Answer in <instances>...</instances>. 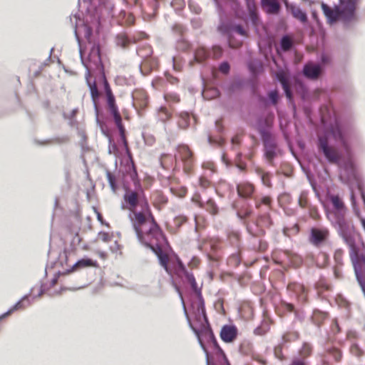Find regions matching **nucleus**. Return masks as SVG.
Wrapping results in <instances>:
<instances>
[{
  "instance_id": "f257e3e1",
  "label": "nucleus",
  "mask_w": 365,
  "mask_h": 365,
  "mask_svg": "<svg viewBox=\"0 0 365 365\" xmlns=\"http://www.w3.org/2000/svg\"><path fill=\"white\" fill-rule=\"evenodd\" d=\"M321 119L325 123L326 130L317 137L318 151L323 154L329 163L337 164L339 163L341 155L329 144V136L331 135L335 141L340 144L348 158L344 163V168L349 178L356 180L357 189L365 205V187L356 173L354 163L351 160L352 148L346 138L349 130L347 122L338 114L331 105L325 106L322 109Z\"/></svg>"
},
{
  "instance_id": "f03ea898",
  "label": "nucleus",
  "mask_w": 365,
  "mask_h": 365,
  "mask_svg": "<svg viewBox=\"0 0 365 365\" xmlns=\"http://www.w3.org/2000/svg\"><path fill=\"white\" fill-rule=\"evenodd\" d=\"M89 63H84L86 69V81L88 83H102L104 92L106 96V102L108 110L113 118L114 121L122 119L118 108L115 103V98L113 95L110 84L106 79L104 67L101 59V46L98 43H93L88 53ZM97 87V86H96Z\"/></svg>"
},
{
  "instance_id": "7ed1b4c3",
  "label": "nucleus",
  "mask_w": 365,
  "mask_h": 365,
  "mask_svg": "<svg viewBox=\"0 0 365 365\" xmlns=\"http://www.w3.org/2000/svg\"><path fill=\"white\" fill-rule=\"evenodd\" d=\"M141 206V211L133 212V216L129 215L138 241L143 245L150 240L165 239V235L157 223L147 200H144Z\"/></svg>"
},
{
  "instance_id": "20e7f679",
  "label": "nucleus",
  "mask_w": 365,
  "mask_h": 365,
  "mask_svg": "<svg viewBox=\"0 0 365 365\" xmlns=\"http://www.w3.org/2000/svg\"><path fill=\"white\" fill-rule=\"evenodd\" d=\"M321 8L329 25L340 21L343 29L349 30L357 21L356 0H339V4L333 7L322 2Z\"/></svg>"
},
{
  "instance_id": "39448f33",
  "label": "nucleus",
  "mask_w": 365,
  "mask_h": 365,
  "mask_svg": "<svg viewBox=\"0 0 365 365\" xmlns=\"http://www.w3.org/2000/svg\"><path fill=\"white\" fill-rule=\"evenodd\" d=\"M122 172L123 187L125 190L123 200L127 208L134 210L138 205V196L143 194V190L138 178L133 158L129 155V162L123 167Z\"/></svg>"
},
{
  "instance_id": "423d86ee",
  "label": "nucleus",
  "mask_w": 365,
  "mask_h": 365,
  "mask_svg": "<svg viewBox=\"0 0 365 365\" xmlns=\"http://www.w3.org/2000/svg\"><path fill=\"white\" fill-rule=\"evenodd\" d=\"M331 207H325L326 216L331 225L343 238L354 233V227L351 220L347 219V209L342 199L337 195L329 196Z\"/></svg>"
},
{
  "instance_id": "0eeeda50",
  "label": "nucleus",
  "mask_w": 365,
  "mask_h": 365,
  "mask_svg": "<svg viewBox=\"0 0 365 365\" xmlns=\"http://www.w3.org/2000/svg\"><path fill=\"white\" fill-rule=\"evenodd\" d=\"M349 248L350 259L354 267L356 279L360 287L365 286V244L356 245L354 234L342 238Z\"/></svg>"
},
{
  "instance_id": "6e6552de",
  "label": "nucleus",
  "mask_w": 365,
  "mask_h": 365,
  "mask_svg": "<svg viewBox=\"0 0 365 365\" xmlns=\"http://www.w3.org/2000/svg\"><path fill=\"white\" fill-rule=\"evenodd\" d=\"M182 271L186 279L190 284L192 291L196 294L197 301L196 308L194 311L196 321L200 322L202 319L205 323L208 324V318L205 307V301L202 295L201 289L197 287L195 278L191 272H188L184 265H182Z\"/></svg>"
},
{
  "instance_id": "1a4fd4ad",
  "label": "nucleus",
  "mask_w": 365,
  "mask_h": 365,
  "mask_svg": "<svg viewBox=\"0 0 365 365\" xmlns=\"http://www.w3.org/2000/svg\"><path fill=\"white\" fill-rule=\"evenodd\" d=\"M155 242H153L152 240L143 244L145 247L149 248L157 257L159 264L163 267L165 271L171 274V269L168 266V257L165 252L162 250L161 245L163 242H167L166 237L163 240L154 239Z\"/></svg>"
},
{
  "instance_id": "9d476101",
  "label": "nucleus",
  "mask_w": 365,
  "mask_h": 365,
  "mask_svg": "<svg viewBox=\"0 0 365 365\" xmlns=\"http://www.w3.org/2000/svg\"><path fill=\"white\" fill-rule=\"evenodd\" d=\"M273 225V221L269 213L259 215L257 220L255 222L257 230L255 231L250 224L246 225L247 232L254 238L263 236L265 231L263 227L270 228Z\"/></svg>"
},
{
  "instance_id": "9b49d317",
  "label": "nucleus",
  "mask_w": 365,
  "mask_h": 365,
  "mask_svg": "<svg viewBox=\"0 0 365 365\" xmlns=\"http://www.w3.org/2000/svg\"><path fill=\"white\" fill-rule=\"evenodd\" d=\"M73 18L75 19L74 34H75L76 41H78V45H79V53H80L81 62H82L83 65L84 66V63L88 64L89 63V58H88V61L86 62L83 58L82 49L81 47V38L78 34L77 29L80 26V24L82 25V27H83V31H84L85 38H86L88 42L90 43H91V37L93 36V29L87 23H86L83 20L81 19L80 17L78 16H77L76 14L73 16Z\"/></svg>"
},
{
  "instance_id": "f8f14e48",
  "label": "nucleus",
  "mask_w": 365,
  "mask_h": 365,
  "mask_svg": "<svg viewBox=\"0 0 365 365\" xmlns=\"http://www.w3.org/2000/svg\"><path fill=\"white\" fill-rule=\"evenodd\" d=\"M264 147V156L267 160L272 164L274 159L279 152L275 136L274 135L261 138Z\"/></svg>"
},
{
  "instance_id": "ddd939ff",
  "label": "nucleus",
  "mask_w": 365,
  "mask_h": 365,
  "mask_svg": "<svg viewBox=\"0 0 365 365\" xmlns=\"http://www.w3.org/2000/svg\"><path fill=\"white\" fill-rule=\"evenodd\" d=\"M91 6L94 9L98 19L113 16L114 5L110 0H89Z\"/></svg>"
},
{
  "instance_id": "4468645a",
  "label": "nucleus",
  "mask_w": 365,
  "mask_h": 365,
  "mask_svg": "<svg viewBox=\"0 0 365 365\" xmlns=\"http://www.w3.org/2000/svg\"><path fill=\"white\" fill-rule=\"evenodd\" d=\"M245 4L247 15L244 20L250 21L252 26L257 29L262 22L255 0H245Z\"/></svg>"
},
{
  "instance_id": "2eb2a0df",
  "label": "nucleus",
  "mask_w": 365,
  "mask_h": 365,
  "mask_svg": "<svg viewBox=\"0 0 365 365\" xmlns=\"http://www.w3.org/2000/svg\"><path fill=\"white\" fill-rule=\"evenodd\" d=\"M275 78L277 81L281 84L284 96L287 101L292 104L294 113L296 112V105L294 101V97L292 90L290 89L288 84V78L282 70H279L276 74Z\"/></svg>"
},
{
  "instance_id": "dca6fc26",
  "label": "nucleus",
  "mask_w": 365,
  "mask_h": 365,
  "mask_svg": "<svg viewBox=\"0 0 365 365\" xmlns=\"http://www.w3.org/2000/svg\"><path fill=\"white\" fill-rule=\"evenodd\" d=\"M302 73L307 79L317 80L322 75L323 68L319 63L309 61L304 64Z\"/></svg>"
},
{
  "instance_id": "f3484780",
  "label": "nucleus",
  "mask_w": 365,
  "mask_h": 365,
  "mask_svg": "<svg viewBox=\"0 0 365 365\" xmlns=\"http://www.w3.org/2000/svg\"><path fill=\"white\" fill-rule=\"evenodd\" d=\"M329 236L328 229L312 227L310 230L309 241L313 245L319 247L327 240Z\"/></svg>"
},
{
  "instance_id": "a211bd4d",
  "label": "nucleus",
  "mask_w": 365,
  "mask_h": 365,
  "mask_svg": "<svg viewBox=\"0 0 365 365\" xmlns=\"http://www.w3.org/2000/svg\"><path fill=\"white\" fill-rule=\"evenodd\" d=\"M237 336L238 329L233 324L223 325L220 331L221 340L227 344L233 343L237 339Z\"/></svg>"
},
{
  "instance_id": "6ab92c4d",
  "label": "nucleus",
  "mask_w": 365,
  "mask_h": 365,
  "mask_svg": "<svg viewBox=\"0 0 365 365\" xmlns=\"http://www.w3.org/2000/svg\"><path fill=\"white\" fill-rule=\"evenodd\" d=\"M257 130L260 135V138H265L274 135L271 132L272 123L267 118L260 116L257 119Z\"/></svg>"
},
{
  "instance_id": "aec40b11",
  "label": "nucleus",
  "mask_w": 365,
  "mask_h": 365,
  "mask_svg": "<svg viewBox=\"0 0 365 365\" xmlns=\"http://www.w3.org/2000/svg\"><path fill=\"white\" fill-rule=\"evenodd\" d=\"M88 87L89 88V91H90V94H91L92 102L93 103V107H94L95 114H96V123H97V125L100 128H102V127H103L104 124L99 119V113H100V111H99V108H98V107L97 106V101H98V99L100 98L99 92L98 91L97 87L95 85V83H88Z\"/></svg>"
},
{
  "instance_id": "412c9836",
  "label": "nucleus",
  "mask_w": 365,
  "mask_h": 365,
  "mask_svg": "<svg viewBox=\"0 0 365 365\" xmlns=\"http://www.w3.org/2000/svg\"><path fill=\"white\" fill-rule=\"evenodd\" d=\"M260 6L268 15H279L282 11V6L277 0H260Z\"/></svg>"
},
{
  "instance_id": "4be33fe9",
  "label": "nucleus",
  "mask_w": 365,
  "mask_h": 365,
  "mask_svg": "<svg viewBox=\"0 0 365 365\" xmlns=\"http://www.w3.org/2000/svg\"><path fill=\"white\" fill-rule=\"evenodd\" d=\"M200 322L202 324L204 323V324H207L208 327L207 329H204L205 336L207 339V341L212 346L215 354L218 355V354H223L224 351L220 346V345L216 339V337L210 327V324L205 323L202 319H201V321Z\"/></svg>"
},
{
  "instance_id": "5701e85b",
  "label": "nucleus",
  "mask_w": 365,
  "mask_h": 365,
  "mask_svg": "<svg viewBox=\"0 0 365 365\" xmlns=\"http://www.w3.org/2000/svg\"><path fill=\"white\" fill-rule=\"evenodd\" d=\"M182 304V308H183V312H184L185 317V318L187 319V324L189 325V327L192 330V331L195 333V334L197 337V340H198L199 344H200V347L202 348V349L203 350V351L205 354V356H206V363H207V361H210V360H209L210 354H209V352L207 351V349L206 348V346L205 345V344L203 343V341H202V339L200 338V331L199 329H197V328H195L193 326V324H192L191 319H190V318L189 317V314L187 313V311L186 309V307H185V302H183V304Z\"/></svg>"
},
{
  "instance_id": "b1692460",
  "label": "nucleus",
  "mask_w": 365,
  "mask_h": 365,
  "mask_svg": "<svg viewBox=\"0 0 365 365\" xmlns=\"http://www.w3.org/2000/svg\"><path fill=\"white\" fill-rule=\"evenodd\" d=\"M98 266V264L97 261L86 257L78 259L70 269H66V272L70 274L71 272H76L83 268L91 267H97Z\"/></svg>"
},
{
  "instance_id": "393cba45",
  "label": "nucleus",
  "mask_w": 365,
  "mask_h": 365,
  "mask_svg": "<svg viewBox=\"0 0 365 365\" xmlns=\"http://www.w3.org/2000/svg\"><path fill=\"white\" fill-rule=\"evenodd\" d=\"M279 91L277 89L271 90L267 93V98L258 95L257 99L260 103H262L264 106L267 107L269 105L276 106L279 101Z\"/></svg>"
},
{
  "instance_id": "a878e982",
  "label": "nucleus",
  "mask_w": 365,
  "mask_h": 365,
  "mask_svg": "<svg viewBox=\"0 0 365 365\" xmlns=\"http://www.w3.org/2000/svg\"><path fill=\"white\" fill-rule=\"evenodd\" d=\"M237 192L238 196L241 198H251L255 192V187L250 182H242L237 185Z\"/></svg>"
},
{
  "instance_id": "bb28decb",
  "label": "nucleus",
  "mask_w": 365,
  "mask_h": 365,
  "mask_svg": "<svg viewBox=\"0 0 365 365\" xmlns=\"http://www.w3.org/2000/svg\"><path fill=\"white\" fill-rule=\"evenodd\" d=\"M294 46V42L288 34H284L279 39V46L276 48L279 53L282 51L286 53L289 51Z\"/></svg>"
},
{
  "instance_id": "cd10ccee",
  "label": "nucleus",
  "mask_w": 365,
  "mask_h": 365,
  "mask_svg": "<svg viewBox=\"0 0 365 365\" xmlns=\"http://www.w3.org/2000/svg\"><path fill=\"white\" fill-rule=\"evenodd\" d=\"M289 288L292 289L296 294L298 300L305 303L307 301V292L304 286L301 284H292L289 285Z\"/></svg>"
},
{
  "instance_id": "c85d7f7f",
  "label": "nucleus",
  "mask_w": 365,
  "mask_h": 365,
  "mask_svg": "<svg viewBox=\"0 0 365 365\" xmlns=\"http://www.w3.org/2000/svg\"><path fill=\"white\" fill-rule=\"evenodd\" d=\"M114 122H115V125H116V127H117V128L118 130L120 140H121L123 146L125 147V149L126 150L128 156L129 157V155H130V156L132 157V155H131V153L129 151L128 141H127L126 136H125V127H124V125L123 124L122 119L118 120L117 121H114ZM128 162H129V158L128 159L126 164Z\"/></svg>"
},
{
  "instance_id": "c756f323",
  "label": "nucleus",
  "mask_w": 365,
  "mask_h": 365,
  "mask_svg": "<svg viewBox=\"0 0 365 365\" xmlns=\"http://www.w3.org/2000/svg\"><path fill=\"white\" fill-rule=\"evenodd\" d=\"M177 150L184 163L187 165H189L192 161V153L188 146L186 145H178Z\"/></svg>"
},
{
  "instance_id": "7c9ffc66",
  "label": "nucleus",
  "mask_w": 365,
  "mask_h": 365,
  "mask_svg": "<svg viewBox=\"0 0 365 365\" xmlns=\"http://www.w3.org/2000/svg\"><path fill=\"white\" fill-rule=\"evenodd\" d=\"M247 84V81L240 77H235L232 81L227 86V91L233 93L237 91H240Z\"/></svg>"
},
{
  "instance_id": "2f4dec72",
  "label": "nucleus",
  "mask_w": 365,
  "mask_h": 365,
  "mask_svg": "<svg viewBox=\"0 0 365 365\" xmlns=\"http://www.w3.org/2000/svg\"><path fill=\"white\" fill-rule=\"evenodd\" d=\"M252 214L253 211L250 203H247L245 207H242L236 213L237 217L243 222L245 226L247 224H249L247 222L246 219L250 217Z\"/></svg>"
},
{
  "instance_id": "473e14b6",
  "label": "nucleus",
  "mask_w": 365,
  "mask_h": 365,
  "mask_svg": "<svg viewBox=\"0 0 365 365\" xmlns=\"http://www.w3.org/2000/svg\"><path fill=\"white\" fill-rule=\"evenodd\" d=\"M324 352L327 355L331 356L334 361L336 363H339L343 357L342 351L340 349L333 346H326L324 349Z\"/></svg>"
},
{
  "instance_id": "72a5a7b5",
  "label": "nucleus",
  "mask_w": 365,
  "mask_h": 365,
  "mask_svg": "<svg viewBox=\"0 0 365 365\" xmlns=\"http://www.w3.org/2000/svg\"><path fill=\"white\" fill-rule=\"evenodd\" d=\"M294 88L296 93L300 96L302 100L305 101L309 98V91L302 81H297L294 85Z\"/></svg>"
},
{
  "instance_id": "f704fd0d",
  "label": "nucleus",
  "mask_w": 365,
  "mask_h": 365,
  "mask_svg": "<svg viewBox=\"0 0 365 365\" xmlns=\"http://www.w3.org/2000/svg\"><path fill=\"white\" fill-rule=\"evenodd\" d=\"M135 38H130L125 34H118L115 37V43L118 46L125 48L131 43H135Z\"/></svg>"
},
{
  "instance_id": "c9c22d12",
  "label": "nucleus",
  "mask_w": 365,
  "mask_h": 365,
  "mask_svg": "<svg viewBox=\"0 0 365 365\" xmlns=\"http://www.w3.org/2000/svg\"><path fill=\"white\" fill-rule=\"evenodd\" d=\"M210 57V51L205 48H199L194 53V59L197 63H202Z\"/></svg>"
},
{
  "instance_id": "e433bc0d",
  "label": "nucleus",
  "mask_w": 365,
  "mask_h": 365,
  "mask_svg": "<svg viewBox=\"0 0 365 365\" xmlns=\"http://www.w3.org/2000/svg\"><path fill=\"white\" fill-rule=\"evenodd\" d=\"M328 317V313L319 309H314L312 316V320L314 324L320 327L324 320Z\"/></svg>"
},
{
  "instance_id": "4c0bfd02",
  "label": "nucleus",
  "mask_w": 365,
  "mask_h": 365,
  "mask_svg": "<svg viewBox=\"0 0 365 365\" xmlns=\"http://www.w3.org/2000/svg\"><path fill=\"white\" fill-rule=\"evenodd\" d=\"M69 140V138L67 135H63L59 137H55L51 139H47L45 140H36V143L40 145H46L49 144H64L66 143Z\"/></svg>"
},
{
  "instance_id": "58836bf2",
  "label": "nucleus",
  "mask_w": 365,
  "mask_h": 365,
  "mask_svg": "<svg viewBox=\"0 0 365 365\" xmlns=\"http://www.w3.org/2000/svg\"><path fill=\"white\" fill-rule=\"evenodd\" d=\"M30 293L25 294L19 299L15 304H14L10 309L12 310V312L24 309L26 307L30 306L31 304V301L29 299Z\"/></svg>"
},
{
  "instance_id": "ea45409f",
  "label": "nucleus",
  "mask_w": 365,
  "mask_h": 365,
  "mask_svg": "<svg viewBox=\"0 0 365 365\" xmlns=\"http://www.w3.org/2000/svg\"><path fill=\"white\" fill-rule=\"evenodd\" d=\"M282 306L284 310H286L287 312H293L294 314V318L296 320H298L299 322H302L304 320V314H303V312H299L297 311L294 308V306L292 304L284 302L282 304Z\"/></svg>"
},
{
  "instance_id": "a19ab883",
  "label": "nucleus",
  "mask_w": 365,
  "mask_h": 365,
  "mask_svg": "<svg viewBox=\"0 0 365 365\" xmlns=\"http://www.w3.org/2000/svg\"><path fill=\"white\" fill-rule=\"evenodd\" d=\"M190 120V114L183 111L179 113L178 126L182 129H187L189 127Z\"/></svg>"
},
{
  "instance_id": "79ce46f5",
  "label": "nucleus",
  "mask_w": 365,
  "mask_h": 365,
  "mask_svg": "<svg viewBox=\"0 0 365 365\" xmlns=\"http://www.w3.org/2000/svg\"><path fill=\"white\" fill-rule=\"evenodd\" d=\"M202 96L205 100H212L218 98L220 96V91L216 88L204 89L202 91Z\"/></svg>"
},
{
  "instance_id": "37998d69",
  "label": "nucleus",
  "mask_w": 365,
  "mask_h": 365,
  "mask_svg": "<svg viewBox=\"0 0 365 365\" xmlns=\"http://www.w3.org/2000/svg\"><path fill=\"white\" fill-rule=\"evenodd\" d=\"M299 337V334L297 331H289L285 332L282 336V340L283 343L294 341L297 339H298Z\"/></svg>"
},
{
  "instance_id": "c03bdc74",
  "label": "nucleus",
  "mask_w": 365,
  "mask_h": 365,
  "mask_svg": "<svg viewBox=\"0 0 365 365\" xmlns=\"http://www.w3.org/2000/svg\"><path fill=\"white\" fill-rule=\"evenodd\" d=\"M106 173L111 190L115 192L118 187L115 176L108 170H106Z\"/></svg>"
},
{
  "instance_id": "a18cd8bd",
  "label": "nucleus",
  "mask_w": 365,
  "mask_h": 365,
  "mask_svg": "<svg viewBox=\"0 0 365 365\" xmlns=\"http://www.w3.org/2000/svg\"><path fill=\"white\" fill-rule=\"evenodd\" d=\"M256 171L258 175L260 177L263 185L269 187H271L272 182L270 180V174L269 173L264 172L259 168H257Z\"/></svg>"
},
{
  "instance_id": "49530a36",
  "label": "nucleus",
  "mask_w": 365,
  "mask_h": 365,
  "mask_svg": "<svg viewBox=\"0 0 365 365\" xmlns=\"http://www.w3.org/2000/svg\"><path fill=\"white\" fill-rule=\"evenodd\" d=\"M299 353L302 357L301 359L304 360L306 358L309 356L312 353V345L307 342L303 343L302 346L300 349Z\"/></svg>"
},
{
  "instance_id": "de8ad7c7",
  "label": "nucleus",
  "mask_w": 365,
  "mask_h": 365,
  "mask_svg": "<svg viewBox=\"0 0 365 365\" xmlns=\"http://www.w3.org/2000/svg\"><path fill=\"white\" fill-rule=\"evenodd\" d=\"M233 24L231 23L220 22L217 26V30L222 34H229L232 31Z\"/></svg>"
},
{
  "instance_id": "09e8293b",
  "label": "nucleus",
  "mask_w": 365,
  "mask_h": 365,
  "mask_svg": "<svg viewBox=\"0 0 365 365\" xmlns=\"http://www.w3.org/2000/svg\"><path fill=\"white\" fill-rule=\"evenodd\" d=\"M292 16L294 18L299 20L302 23H306L308 21L307 13L299 6L297 9Z\"/></svg>"
},
{
  "instance_id": "8fccbe9b",
  "label": "nucleus",
  "mask_w": 365,
  "mask_h": 365,
  "mask_svg": "<svg viewBox=\"0 0 365 365\" xmlns=\"http://www.w3.org/2000/svg\"><path fill=\"white\" fill-rule=\"evenodd\" d=\"M251 349V344L247 341H244L239 345L238 351L242 355L249 354Z\"/></svg>"
},
{
  "instance_id": "3c124183",
  "label": "nucleus",
  "mask_w": 365,
  "mask_h": 365,
  "mask_svg": "<svg viewBox=\"0 0 365 365\" xmlns=\"http://www.w3.org/2000/svg\"><path fill=\"white\" fill-rule=\"evenodd\" d=\"M255 202V207L259 209L262 205H269L271 200L267 196L262 197L260 200H257L256 197H253Z\"/></svg>"
},
{
  "instance_id": "603ef678",
  "label": "nucleus",
  "mask_w": 365,
  "mask_h": 365,
  "mask_svg": "<svg viewBox=\"0 0 365 365\" xmlns=\"http://www.w3.org/2000/svg\"><path fill=\"white\" fill-rule=\"evenodd\" d=\"M218 69L221 73L228 75L230 71V65L228 61H224L220 63Z\"/></svg>"
},
{
  "instance_id": "864d4df0",
  "label": "nucleus",
  "mask_w": 365,
  "mask_h": 365,
  "mask_svg": "<svg viewBox=\"0 0 365 365\" xmlns=\"http://www.w3.org/2000/svg\"><path fill=\"white\" fill-rule=\"evenodd\" d=\"M269 330V324L267 322H264L261 326H258L254 330V333L256 335H263L267 333Z\"/></svg>"
},
{
  "instance_id": "5fc2aeb1",
  "label": "nucleus",
  "mask_w": 365,
  "mask_h": 365,
  "mask_svg": "<svg viewBox=\"0 0 365 365\" xmlns=\"http://www.w3.org/2000/svg\"><path fill=\"white\" fill-rule=\"evenodd\" d=\"M170 6L176 11H181L185 6L184 0H173L170 3Z\"/></svg>"
},
{
  "instance_id": "6e6d98bb",
  "label": "nucleus",
  "mask_w": 365,
  "mask_h": 365,
  "mask_svg": "<svg viewBox=\"0 0 365 365\" xmlns=\"http://www.w3.org/2000/svg\"><path fill=\"white\" fill-rule=\"evenodd\" d=\"M285 9L287 12L290 13L292 15L295 12L297 9L299 7L294 3H290L288 0H282Z\"/></svg>"
},
{
  "instance_id": "4d7b16f0",
  "label": "nucleus",
  "mask_w": 365,
  "mask_h": 365,
  "mask_svg": "<svg viewBox=\"0 0 365 365\" xmlns=\"http://www.w3.org/2000/svg\"><path fill=\"white\" fill-rule=\"evenodd\" d=\"M210 52L211 57L214 58H219L222 55L223 50L220 46H213Z\"/></svg>"
},
{
  "instance_id": "13d9d810",
  "label": "nucleus",
  "mask_w": 365,
  "mask_h": 365,
  "mask_svg": "<svg viewBox=\"0 0 365 365\" xmlns=\"http://www.w3.org/2000/svg\"><path fill=\"white\" fill-rule=\"evenodd\" d=\"M232 31H235L242 36H247V31L245 30L243 26L240 24H233Z\"/></svg>"
},
{
  "instance_id": "bf43d9fd",
  "label": "nucleus",
  "mask_w": 365,
  "mask_h": 365,
  "mask_svg": "<svg viewBox=\"0 0 365 365\" xmlns=\"http://www.w3.org/2000/svg\"><path fill=\"white\" fill-rule=\"evenodd\" d=\"M351 353L357 356L360 357L364 354V351L361 349L358 344H354L351 347Z\"/></svg>"
},
{
  "instance_id": "052dcab7",
  "label": "nucleus",
  "mask_w": 365,
  "mask_h": 365,
  "mask_svg": "<svg viewBox=\"0 0 365 365\" xmlns=\"http://www.w3.org/2000/svg\"><path fill=\"white\" fill-rule=\"evenodd\" d=\"M207 142L210 144H217L219 145H222L225 143V140L223 138H220L219 139H215L212 136L208 135Z\"/></svg>"
},
{
  "instance_id": "680f3d73",
  "label": "nucleus",
  "mask_w": 365,
  "mask_h": 365,
  "mask_svg": "<svg viewBox=\"0 0 365 365\" xmlns=\"http://www.w3.org/2000/svg\"><path fill=\"white\" fill-rule=\"evenodd\" d=\"M207 209L210 210V212L212 215L217 214L218 211L217 206L212 200H209L207 201Z\"/></svg>"
},
{
  "instance_id": "e2e57ef3",
  "label": "nucleus",
  "mask_w": 365,
  "mask_h": 365,
  "mask_svg": "<svg viewBox=\"0 0 365 365\" xmlns=\"http://www.w3.org/2000/svg\"><path fill=\"white\" fill-rule=\"evenodd\" d=\"M330 62V59L328 56H327L325 53H322L320 56L319 64L322 65L323 68V71H324V67L329 64Z\"/></svg>"
},
{
  "instance_id": "0e129e2a",
  "label": "nucleus",
  "mask_w": 365,
  "mask_h": 365,
  "mask_svg": "<svg viewBox=\"0 0 365 365\" xmlns=\"http://www.w3.org/2000/svg\"><path fill=\"white\" fill-rule=\"evenodd\" d=\"M177 48L182 51H187L190 48V43L184 40L178 41Z\"/></svg>"
},
{
  "instance_id": "69168bd1",
  "label": "nucleus",
  "mask_w": 365,
  "mask_h": 365,
  "mask_svg": "<svg viewBox=\"0 0 365 365\" xmlns=\"http://www.w3.org/2000/svg\"><path fill=\"white\" fill-rule=\"evenodd\" d=\"M248 67H249L250 71L252 73L257 71V67L258 68H262V66H261V63L259 62H250L248 64Z\"/></svg>"
},
{
  "instance_id": "338daca9",
  "label": "nucleus",
  "mask_w": 365,
  "mask_h": 365,
  "mask_svg": "<svg viewBox=\"0 0 365 365\" xmlns=\"http://www.w3.org/2000/svg\"><path fill=\"white\" fill-rule=\"evenodd\" d=\"M331 329L334 334H338L341 331V328L336 319H333L331 324Z\"/></svg>"
},
{
  "instance_id": "774afa93",
  "label": "nucleus",
  "mask_w": 365,
  "mask_h": 365,
  "mask_svg": "<svg viewBox=\"0 0 365 365\" xmlns=\"http://www.w3.org/2000/svg\"><path fill=\"white\" fill-rule=\"evenodd\" d=\"M289 365H306V362L302 359L294 358Z\"/></svg>"
}]
</instances>
